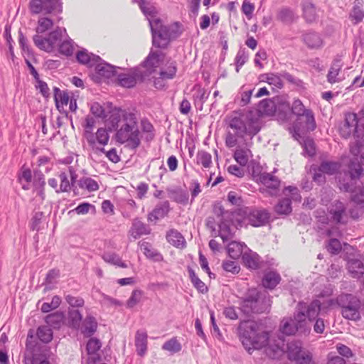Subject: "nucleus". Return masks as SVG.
<instances>
[{"label": "nucleus", "instance_id": "obj_5", "mask_svg": "<svg viewBox=\"0 0 364 364\" xmlns=\"http://www.w3.org/2000/svg\"><path fill=\"white\" fill-rule=\"evenodd\" d=\"M338 183L341 191L350 193L353 202L364 203V173L362 166L353 161L348 165L345 178L340 179Z\"/></svg>", "mask_w": 364, "mask_h": 364}, {"label": "nucleus", "instance_id": "obj_33", "mask_svg": "<svg viewBox=\"0 0 364 364\" xmlns=\"http://www.w3.org/2000/svg\"><path fill=\"white\" fill-rule=\"evenodd\" d=\"M348 269L354 278H360L364 274V264L359 259H350L348 262Z\"/></svg>", "mask_w": 364, "mask_h": 364}, {"label": "nucleus", "instance_id": "obj_37", "mask_svg": "<svg viewBox=\"0 0 364 364\" xmlns=\"http://www.w3.org/2000/svg\"><path fill=\"white\" fill-rule=\"evenodd\" d=\"M97 327L95 318L92 316H87L82 323L81 331L85 336L90 337L96 331Z\"/></svg>", "mask_w": 364, "mask_h": 364}, {"label": "nucleus", "instance_id": "obj_55", "mask_svg": "<svg viewBox=\"0 0 364 364\" xmlns=\"http://www.w3.org/2000/svg\"><path fill=\"white\" fill-rule=\"evenodd\" d=\"M80 186L89 191H95L99 188L98 183L94 179L88 177L82 178L80 181Z\"/></svg>", "mask_w": 364, "mask_h": 364}, {"label": "nucleus", "instance_id": "obj_13", "mask_svg": "<svg viewBox=\"0 0 364 364\" xmlns=\"http://www.w3.org/2000/svg\"><path fill=\"white\" fill-rule=\"evenodd\" d=\"M290 110L297 116V121L304 123L302 126L304 129L313 131L316 128V122L312 111L306 109L299 100L294 101Z\"/></svg>", "mask_w": 364, "mask_h": 364}, {"label": "nucleus", "instance_id": "obj_63", "mask_svg": "<svg viewBox=\"0 0 364 364\" xmlns=\"http://www.w3.org/2000/svg\"><path fill=\"white\" fill-rule=\"evenodd\" d=\"M90 111L95 117L105 118L107 117L103 107L98 102H94L90 107Z\"/></svg>", "mask_w": 364, "mask_h": 364}, {"label": "nucleus", "instance_id": "obj_20", "mask_svg": "<svg viewBox=\"0 0 364 364\" xmlns=\"http://www.w3.org/2000/svg\"><path fill=\"white\" fill-rule=\"evenodd\" d=\"M170 203L165 200L158 203L155 208L148 215V220L156 222L157 220L165 218L170 212Z\"/></svg>", "mask_w": 364, "mask_h": 364}, {"label": "nucleus", "instance_id": "obj_24", "mask_svg": "<svg viewBox=\"0 0 364 364\" xmlns=\"http://www.w3.org/2000/svg\"><path fill=\"white\" fill-rule=\"evenodd\" d=\"M303 41L310 49H319L323 46L321 35L316 32H308L303 35Z\"/></svg>", "mask_w": 364, "mask_h": 364}, {"label": "nucleus", "instance_id": "obj_10", "mask_svg": "<svg viewBox=\"0 0 364 364\" xmlns=\"http://www.w3.org/2000/svg\"><path fill=\"white\" fill-rule=\"evenodd\" d=\"M261 107L268 114H277L282 119H286L290 112V105L284 97H277L273 100H262Z\"/></svg>", "mask_w": 364, "mask_h": 364}, {"label": "nucleus", "instance_id": "obj_28", "mask_svg": "<svg viewBox=\"0 0 364 364\" xmlns=\"http://www.w3.org/2000/svg\"><path fill=\"white\" fill-rule=\"evenodd\" d=\"M242 261L247 267L256 269L259 267L260 257L256 252L248 250L243 253Z\"/></svg>", "mask_w": 364, "mask_h": 364}, {"label": "nucleus", "instance_id": "obj_6", "mask_svg": "<svg viewBox=\"0 0 364 364\" xmlns=\"http://www.w3.org/2000/svg\"><path fill=\"white\" fill-rule=\"evenodd\" d=\"M311 329V325L302 311H296L293 317L284 318L279 326L281 333L287 336H293L296 333L307 336L310 333Z\"/></svg>", "mask_w": 364, "mask_h": 364}, {"label": "nucleus", "instance_id": "obj_4", "mask_svg": "<svg viewBox=\"0 0 364 364\" xmlns=\"http://www.w3.org/2000/svg\"><path fill=\"white\" fill-rule=\"evenodd\" d=\"M238 333L244 348L250 354L252 350L261 349L268 345L269 332L262 331L261 325L254 321L240 322Z\"/></svg>", "mask_w": 364, "mask_h": 364}, {"label": "nucleus", "instance_id": "obj_34", "mask_svg": "<svg viewBox=\"0 0 364 364\" xmlns=\"http://www.w3.org/2000/svg\"><path fill=\"white\" fill-rule=\"evenodd\" d=\"M259 180L267 188L273 191L277 190L280 184L279 180L276 176L269 173H261Z\"/></svg>", "mask_w": 364, "mask_h": 364}, {"label": "nucleus", "instance_id": "obj_58", "mask_svg": "<svg viewBox=\"0 0 364 364\" xmlns=\"http://www.w3.org/2000/svg\"><path fill=\"white\" fill-rule=\"evenodd\" d=\"M302 147L304 154L309 156H313L316 154L314 142L311 139L307 138L304 139L302 143Z\"/></svg>", "mask_w": 364, "mask_h": 364}, {"label": "nucleus", "instance_id": "obj_27", "mask_svg": "<svg viewBox=\"0 0 364 364\" xmlns=\"http://www.w3.org/2000/svg\"><path fill=\"white\" fill-rule=\"evenodd\" d=\"M96 124V120L94 117L87 116L85 120L84 127V136L86 139L88 144L92 147H95V135L93 133V128Z\"/></svg>", "mask_w": 364, "mask_h": 364}, {"label": "nucleus", "instance_id": "obj_2", "mask_svg": "<svg viewBox=\"0 0 364 364\" xmlns=\"http://www.w3.org/2000/svg\"><path fill=\"white\" fill-rule=\"evenodd\" d=\"M229 127L234 134L228 132L225 137V144L232 148L237 145V137L251 141L260 130V122L258 116L252 112L243 114L240 117H232Z\"/></svg>", "mask_w": 364, "mask_h": 364}, {"label": "nucleus", "instance_id": "obj_30", "mask_svg": "<svg viewBox=\"0 0 364 364\" xmlns=\"http://www.w3.org/2000/svg\"><path fill=\"white\" fill-rule=\"evenodd\" d=\"M168 197L173 201L186 205L188 202V193L181 188H167Z\"/></svg>", "mask_w": 364, "mask_h": 364}, {"label": "nucleus", "instance_id": "obj_38", "mask_svg": "<svg viewBox=\"0 0 364 364\" xmlns=\"http://www.w3.org/2000/svg\"><path fill=\"white\" fill-rule=\"evenodd\" d=\"M247 247L244 243L232 241L228 245L227 250L229 256L232 259H237L241 255L242 256L243 247Z\"/></svg>", "mask_w": 364, "mask_h": 364}, {"label": "nucleus", "instance_id": "obj_59", "mask_svg": "<svg viewBox=\"0 0 364 364\" xmlns=\"http://www.w3.org/2000/svg\"><path fill=\"white\" fill-rule=\"evenodd\" d=\"M63 321V315L60 313L49 314L46 317V322L53 327H58Z\"/></svg>", "mask_w": 364, "mask_h": 364}, {"label": "nucleus", "instance_id": "obj_36", "mask_svg": "<svg viewBox=\"0 0 364 364\" xmlns=\"http://www.w3.org/2000/svg\"><path fill=\"white\" fill-rule=\"evenodd\" d=\"M280 275L276 272H267L262 279V285L267 289H274L280 282Z\"/></svg>", "mask_w": 364, "mask_h": 364}, {"label": "nucleus", "instance_id": "obj_57", "mask_svg": "<svg viewBox=\"0 0 364 364\" xmlns=\"http://www.w3.org/2000/svg\"><path fill=\"white\" fill-rule=\"evenodd\" d=\"M220 230H219V234L223 242L228 241L229 239H230L232 235L233 232L231 229V228L228 225L224 222H222L220 225H219Z\"/></svg>", "mask_w": 364, "mask_h": 364}, {"label": "nucleus", "instance_id": "obj_19", "mask_svg": "<svg viewBox=\"0 0 364 364\" xmlns=\"http://www.w3.org/2000/svg\"><path fill=\"white\" fill-rule=\"evenodd\" d=\"M329 214L332 220L336 223H343L344 218H346V207L343 203L336 200L328 208Z\"/></svg>", "mask_w": 364, "mask_h": 364}, {"label": "nucleus", "instance_id": "obj_62", "mask_svg": "<svg viewBox=\"0 0 364 364\" xmlns=\"http://www.w3.org/2000/svg\"><path fill=\"white\" fill-rule=\"evenodd\" d=\"M227 199L233 205L241 206L243 203L240 195L235 191H230L227 196Z\"/></svg>", "mask_w": 364, "mask_h": 364}, {"label": "nucleus", "instance_id": "obj_12", "mask_svg": "<svg viewBox=\"0 0 364 364\" xmlns=\"http://www.w3.org/2000/svg\"><path fill=\"white\" fill-rule=\"evenodd\" d=\"M60 0H31L29 9L32 14H50L57 15L62 11Z\"/></svg>", "mask_w": 364, "mask_h": 364}, {"label": "nucleus", "instance_id": "obj_47", "mask_svg": "<svg viewBox=\"0 0 364 364\" xmlns=\"http://www.w3.org/2000/svg\"><path fill=\"white\" fill-rule=\"evenodd\" d=\"M37 336L42 342L47 343L53 338V331L50 327L42 326L37 330Z\"/></svg>", "mask_w": 364, "mask_h": 364}, {"label": "nucleus", "instance_id": "obj_18", "mask_svg": "<svg viewBox=\"0 0 364 364\" xmlns=\"http://www.w3.org/2000/svg\"><path fill=\"white\" fill-rule=\"evenodd\" d=\"M161 60V57L159 53L151 52L149 54L145 60L142 63L141 67H140L141 69H145V70H142L144 77L149 76L156 70V68L159 66Z\"/></svg>", "mask_w": 364, "mask_h": 364}, {"label": "nucleus", "instance_id": "obj_7", "mask_svg": "<svg viewBox=\"0 0 364 364\" xmlns=\"http://www.w3.org/2000/svg\"><path fill=\"white\" fill-rule=\"evenodd\" d=\"M271 300L266 293H259L257 290H251L244 299L242 304V310L245 314H260L269 309Z\"/></svg>", "mask_w": 364, "mask_h": 364}, {"label": "nucleus", "instance_id": "obj_15", "mask_svg": "<svg viewBox=\"0 0 364 364\" xmlns=\"http://www.w3.org/2000/svg\"><path fill=\"white\" fill-rule=\"evenodd\" d=\"M144 78L142 70L139 67L131 69L128 73L118 75L119 84L124 87L131 88L136 85L138 81Z\"/></svg>", "mask_w": 364, "mask_h": 364}, {"label": "nucleus", "instance_id": "obj_11", "mask_svg": "<svg viewBox=\"0 0 364 364\" xmlns=\"http://www.w3.org/2000/svg\"><path fill=\"white\" fill-rule=\"evenodd\" d=\"M65 31V28L57 27L55 31L50 32L46 37H43L38 34L35 35L33 36L34 43L41 50L48 53L52 52L57 46H59L63 32Z\"/></svg>", "mask_w": 364, "mask_h": 364}, {"label": "nucleus", "instance_id": "obj_46", "mask_svg": "<svg viewBox=\"0 0 364 364\" xmlns=\"http://www.w3.org/2000/svg\"><path fill=\"white\" fill-rule=\"evenodd\" d=\"M181 345L176 337L166 341L162 346L163 350L168 351L172 354L181 351Z\"/></svg>", "mask_w": 364, "mask_h": 364}, {"label": "nucleus", "instance_id": "obj_50", "mask_svg": "<svg viewBox=\"0 0 364 364\" xmlns=\"http://www.w3.org/2000/svg\"><path fill=\"white\" fill-rule=\"evenodd\" d=\"M176 73V66L174 61L168 63L166 68H163L160 72L161 78L163 80L172 79Z\"/></svg>", "mask_w": 364, "mask_h": 364}, {"label": "nucleus", "instance_id": "obj_23", "mask_svg": "<svg viewBox=\"0 0 364 364\" xmlns=\"http://www.w3.org/2000/svg\"><path fill=\"white\" fill-rule=\"evenodd\" d=\"M129 232L130 236L136 240L142 235L150 234L151 229L147 225L136 218L134 220Z\"/></svg>", "mask_w": 364, "mask_h": 364}, {"label": "nucleus", "instance_id": "obj_25", "mask_svg": "<svg viewBox=\"0 0 364 364\" xmlns=\"http://www.w3.org/2000/svg\"><path fill=\"white\" fill-rule=\"evenodd\" d=\"M77 61L89 68H93L95 64L101 60L98 55L88 53L85 49L80 50L76 55Z\"/></svg>", "mask_w": 364, "mask_h": 364}, {"label": "nucleus", "instance_id": "obj_51", "mask_svg": "<svg viewBox=\"0 0 364 364\" xmlns=\"http://www.w3.org/2000/svg\"><path fill=\"white\" fill-rule=\"evenodd\" d=\"M55 19H51L48 17H42L38 19L36 32L42 33L52 28Z\"/></svg>", "mask_w": 364, "mask_h": 364}, {"label": "nucleus", "instance_id": "obj_39", "mask_svg": "<svg viewBox=\"0 0 364 364\" xmlns=\"http://www.w3.org/2000/svg\"><path fill=\"white\" fill-rule=\"evenodd\" d=\"M70 96L65 91H62L58 87H54V100L57 108L59 109L60 107H63L67 105L69 102Z\"/></svg>", "mask_w": 364, "mask_h": 364}, {"label": "nucleus", "instance_id": "obj_16", "mask_svg": "<svg viewBox=\"0 0 364 364\" xmlns=\"http://www.w3.org/2000/svg\"><path fill=\"white\" fill-rule=\"evenodd\" d=\"M269 213L265 209H252L247 213L249 223L254 227H259L267 224L269 219Z\"/></svg>", "mask_w": 364, "mask_h": 364}, {"label": "nucleus", "instance_id": "obj_60", "mask_svg": "<svg viewBox=\"0 0 364 364\" xmlns=\"http://www.w3.org/2000/svg\"><path fill=\"white\" fill-rule=\"evenodd\" d=\"M101 348V342L97 338H90L87 343V351L89 355L95 354Z\"/></svg>", "mask_w": 364, "mask_h": 364}, {"label": "nucleus", "instance_id": "obj_9", "mask_svg": "<svg viewBox=\"0 0 364 364\" xmlns=\"http://www.w3.org/2000/svg\"><path fill=\"white\" fill-rule=\"evenodd\" d=\"M340 133L344 138L354 134L360 137L364 134V108L358 114L348 113L345 122L340 128Z\"/></svg>", "mask_w": 364, "mask_h": 364}, {"label": "nucleus", "instance_id": "obj_41", "mask_svg": "<svg viewBox=\"0 0 364 364\" xmlns=\"http://www.w3.org/2000/svg\"><path fill=\"white\" fill-rule=\"evenodd\" d=\"M102 259L105 262L109 263L111 264L122 267V268H127V264L123 262L121 259V257L117 255L114 252H105L102 256Z\"/></svg>", "mask_w": 364, "mask_h": 364}, {"label": "nucleus", "instance_id": "obj_44", "mask_svg": "<svg viewBox=\"0 0 364 364\" xmlns=\"http://www.w3.org/2000/svg\"><path fill=\"white\" fill-rule=\"evenodd\" d=\"M95 135V147L93 149H97V144H99L102 146H105L108 144L109 139V135L105 128H99Z\"/></svg>", "mask_w": 364, "mask_h": 364}, {"label": "nucleus", "instance_id": "obj_21", "mask_svg": "<svg viewBox=\"0 0 364 364\" xmlns=\"http://www.w3.org/2000/svg\"><path fill=\"white\" fill-rule=\"evenodd\" d=\"M245 147L238 146L234 153L235 160L242 166L247 164L249 159L252 156V153L250 149L251 141L245 139Z\"/></svg>", "mask_w": 364, "mask_h": 364}, {"label": "nucleus", "instance_id": "obj_31", "mask_svg": "<svg viewBox=\"0 0 364 364\" xmlns=\"http://www.w3.org/2000/svg\"><path fill=\"white\" fill-rule=\"evenodd\" d=\"M139 245L140 250L147 258L153 259L155 262H159L163 259L162 255L158 251L152 248L149 242L141 241L139 242Z\"/></svg>", "mask_w": 364, "mask_h": 364}, {"label": "nucleus", "instance_id": "obj_56", "mask_svg": "<svg viewBox=\"0 0 364 364\" xmlns=\"http://www.w3.org/2000/svg\"><path fill=\"white\" fill-rule=\"evenodd\" d=\"M73 42L71 39L65 40L59 44V52L65 55H71L73 53Z\"/></svg>", "mask_w": 364, "mask_h": 364}, {"label": "nucleus", "instance_id": "obj_17", "mask_svg": "<svg viewBox=\"0 0 364 364\" xmlns=\"http://www.w3.org/2000/svg\"><path fill=\"white\" fill-rule=\"evenodd\" d=\"M94 68L95 73L92 74V78L97 82H100L102 77L109 78L114 75L115 68L102 59L94 65Z\"/></svg>", "mask_w": 364, "mask_h": 364}, {"label": "nucleus", "instance_id": "obj_1", "mask_svg": "<svg viewBox=\"0 0 364 364\" xmlns=\"http://www.w3.org/2000/svg\"><path fill=\"white\" fill-rule=\"evenodd\" d=\"M110 129H116L115 139L120 144L127 143L132 149L141 143L140 132L135 113L127 109L114 110L108 119Z\"/></svg>", "mask_w": 364, "mask_h": 364}, {"label": "nucleus", "instance_id": "obj_32", "mask_svg": "<svg viewBox=\"0 0 364 364\" xmlns=\"http://www.w3.org/2000/svg\"><path fill=\"white\" fill-rule=\"evenodd\" d=\"M341 65L339 62L334 63L330 68L327 74V80L331 84L341 82L343 76L341 74Z\"/></svg>", "mask_w": 364, "mask_h": 364}, {"label": "nucleus", "instance_id": "obj_3", "mask_svg": "<svg viewBox=\"0 0 364 364\" xmlns=\"http://www.w3.org/2000/svg\"><path fill=\"white\" fill-rule=\"evenodd\" d=\"M143 14L146 16L152 33V42L155 47H166L170 39L177 37V33L172 28L173 26H164L160 19L155 18L157 13L156 8L144 0H136Z\"/></svg>", "mask_w": 364, "mask_h": 364}, {"label": "nucleus", "instance_id": "obj_49", "mask_svg": "<svg viewBox=\"0 0 364 364\" xmlns=\"http://www.w3.org/2000/svg\"><path fill=\"white\" fill-rule=\"evenodd\" d=\"M277 18L279 21L289 23L295 19L294 12L289 8H282L278 13Z\"/></svg>", "mask_w": 364, "mask_h": 364}, {"label": "nucleus", "instance_id": "obj_42", "mask_svg": "<svg viewBox=\"0 0 364 364\" xmlns=\"http://www.w3.org/2000/svg\"><path fill=\"white\" fill-rule=\"evenodd\" d=\"M274 210L279 215H287L291 211V202L289 198H284L278 202L275 205Z\"/></svg>", "mask_w": 364, "mask_h": 364}, {"label": "nucleus", "instance_id": "obj_54", "mask_svg": "<svg viewBox=\"0 0 364 364\" xmlns=\"http://www.w3.org/2000/svg\"><path fill=\"white\" fill-rule=\"evenodd\" d=\"M143 291L140 289H134L132 291V294L126 303V306L128 309H132L136 306L142 299Z\"/></svg>", "mask_w": 364, "mask_h": 364}, {"label": "nucleus", "instance_id": "obj_40", "mask_svg": "<svg viewBox=\"0 0 364 364\" xmlns=\"http://www.w3.org/2000/svg\"><path fill=\"white\" fill-rule=\"evenodd\" d=\"M302 9L304 13V17L308 22H312L315 21L316 18V11L314 4L309 1H305L302 3Z\"/></svg>", "mask_w": 364, "mask_h": 364}, {"label": "nucleus", "instance_id": "obj_35", "mask_svg": "<svg viewBox=\"0 0 364 364\" xmlns=\"http://www.w3.org/2000/svg\"><path fill=\"white\" fill-rule=\"evenodd\" d=\"M341 168V163L333 161H323L321 163L318 171L324 174L333 175Z\"/></svg>", "mask_w": 364, "mask_h": 364}, {"label": "nucleus", "instance_id": "obj_53", "mask_svg": "<svg viewBox=\"0 0 364 364\" xmlns=\"http://www.w3.org/2000/svg\"><path fill=\"white\" fill-rule=\"evenodd\" d=\"M196 160L198 164L204 168H209L212 164V156L210 154L205 151H199L196 155Z\"/></svg>", "mask_w": 364, "mask_h": 364}, {"label": "nucleus", "instance_id": "obj_43", "mask_svg": "<svg viewBox=\"0 0 364 364\" xmlns=\"http://www.w3.org/2000/svg\"><path fill=\"white\" fill-rule=\"evenodd\" d=\"M301 345L299 342L293 341L287 344V354L290 360H299L301 353Z\"/></svg>", "mask_w": 364, "mask_h": 364}, {"label": "nucleus", "instance_id": "obj_45", "mask_svg": "<svg viewBox=\"0 0 364 364\" xmlns=\"http://www.w3.org/2000/svg\"><path fill=\"white\" fill-rule=\"evenodd\" d=\"M188 274L193 285L198 290V291L203 294L206 293L208 291L207 286L198 277L194 270L189 269Z\"/></svg>", "mask_w": 364, "mask_h": 364}, {"label": "nucleus", "instance_id": "obj_64", "mask_svg": "<svg viewBox=\"0 0 364 364\" xmlns=\"http://www.w3.org/2000/svg\"><path fill=\"white\" fill-rule=\"evenodd\" d=\"M25 364H49L48 360L42 355H33L26 359Z\"/></svg>", "mask_w": 364, "mask_h": 364}, {"label": "nucleus", "instance_id": "obj_22", "mask_svg": "<svg viewBox=\"0 0 364 364\" xmlns=\"http://www.w3.org/2000/svg\"><path fill=\"white\" fill-rule=\"evenodd\" d=\"M70 176L71 178V183L68 179V174L65 172H61L59 174V178L60 181L59 190H56V193L60 192H68L71 189V185H73L77 178V175L72 167L69 168Z\"/></svg>", "mask_w": 364, "mask_h": 364}, {"label": "nucleus", "instance_id": "obj_52", "mask_svg": "<svg viewBox=\"0 0 364 364\" xmlns=\"http://www.w3.org/2000/svg\"><path fill=\"white\" fill-rule=\"evenodd\" d=\"M350 153L355 156L353 159H352L349 164V165L354 161L356 164H359L360 166V163L358 161V158L361 156V154L364 152V147L363 146L361 142L360 141H356L354 144H351L350 146Z\"/></svg>", "mask_w": 364, "mask_h": 364}, {"label": "nucleus", "instance_id": "obj_29", "mask_svg": "<svg viewBox=\"0 0 364 364\" xmlns=\"http://www.w3.org/2000/svg\"><path fill=\"white\" fill-rule=\"evenodd\" d=\"M168 242L177 248H183L186 247V240L184 237L178 230L171 229L166 234Z\"/></svg>", "mask_w": 364, "mask_h": 364}, {"label": "nucleus", "instance_id": "obj_8", "mask_svg": "<svg viewBox=\"0 0 364 364\" xmlns=\"http://www.w3.org/2000/svg\"><path fill=\"white\" fill-rule=\"evenodd\" d=\"M335 304L341 308V314L343 318L352 321H358L360 318L361 302L356 296L351 294H341L334 301Z\"/></svg>", "mask_w": 364, "mask_h": 364}, {"label": "nucleus", "instance_id": "obj_14", "mask_svg": "<svg viewBox=\"0 0 364 364\" xmlns=\"http://www.w3.org/2000/svg\"><path fill=\"white\" fill-rule=\"evenodd\" d=\"M334 306L333 299H328L321 303L319 300L316 299L310 303L307 306L304 304L299 303L296 311H302L305 314V318H308L309 321H314L318 318V316L321 311H324L326 309Z\"/></svg>", "mask_w": 364, "mask_h": 364}, {"label": "nucleus", "instance_id": "obj_26", "mask_svg": "<svg viewBox=\"0 0 364 364\" xmlns=\"http://www.w3.org/2000/svg\"><path fill=\"white\" fill-rule=\"evenodd\" d=\"M147 333L144 330H138L135 335V346L137 354L144 356L147 350Z\"/></svg>", "mask_w": 364, "mask_h": 364}, {"label": "nucleus", "instance_id": "obj_61", "mask_svg": "<svg viewBox=\"0 0 364 364\" xmlns=\"http://www.w3.org/2000/svg\"><path fill=\"white\" fill-rule=\"evenodd\" d=\"M326 248L330 253L337 255L341 250V244L337 239H331Z\"/></svg>", "mask_w": 364, "mask_h": 364}, {"label": "nucleus", "instance_id": "obj_48", "mask_svg": "<svg viewBox=\"0 0 364 364\" xmlns=\"http://www.w3.org/2000/svg\"><path fill=\"white\" fill-rule=\"evenodd\" d=\"M350 18L353 24L360 23L364 18V11L358 4H355L351 12L350 13Z\"/></svg>", "mask_w": 364, "mask_h": 364}]
</instances>
